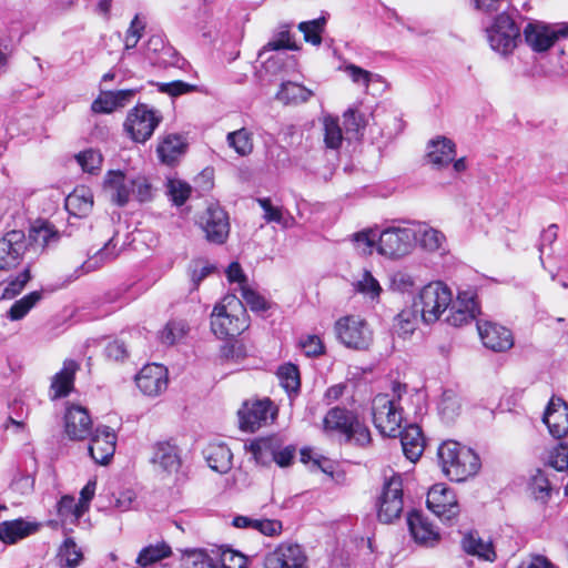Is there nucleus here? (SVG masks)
Instances as JSON below:
<instances>
[{
  "label": "nucleus",
  "instance_id": "f03ea898",
  "mask_svg": "<svg viewBox=\"0 0 568 568\" xmlns=\"http://www.w3.org/2000/svg\"><path fill=\"white\" fill-rule=\"evenodd\" d=\"M324 434L328 437H338L347 444L366 446L371 443V432L362 423L356 413L335 406L331 408L323 418Z\"/></svg>",
  "mask_w": 568,
  "mask_h": 568
},
{
  "label": "nucleus",
  "instance_id": "aec40b11",
  "mask_svg": "<svg viewBox=\"0 0 568 568\" xmlns=\"http://www.w3.org/2000/svg\"><path fill=\"white\" fill-rule=\"evenodd\" d=\"M154 470L162 477L178 471V443L175 438L154 444L151 457Z\"/></svg>",
  "mask_w": 568,
  "mask_h": 568
},
{
  "label": "nucleus",
  "instance_id": "8fccbe9b",
  "mask_svg": "<svg viewBox=\"0 0 568 568\" xmlns=\"http://www.w3.org/2000/svg\"><path fill=\"white\" fill-rule=\"evenodd\" d=\"M326 23V20L324 17L311 20V21H304L298 24L300 31L304 34V40L308 43H312L314 45H320L322 43V32L324 30V26Z\"/></svg>",
  "mask_w": 568,
  "mask_h": 568
},
{
  "label": "nucleus",
  "instance_id": "20e7f679",
  "mask_svg": "<svg viewBox=\"0 0 568 568\" xmlns=\"http://www.w3.org/2000/svg\"><path fill=\"white\" fill-rule=\"evenodd\" d=\"M204 203V211L194 216V222L209 243L222 245L230 235L229 215L219 203L207 200Z\"/></svg>",
  "mask_w": 568,
  "mask_h": 568
},
{
  "label": "nucleus",
  "instance_id": "3c124183",
  "mask_svg": "<svg viewBox=\"0 0 568 568\" xmlns=\"http://www.w3.org/2000/svg\"><path fill=\"white\" fill-rule=\"evenodd\" d=\"M355 291L368 296L372 301L379 297L382 287L378 281L367 270L364 271L362 280L354 284Z\"/></svg>",
  "mask_w": 568,
  "mask_h": 568
},
{
  "label": "nucleus",
  "instance_id": "f704fd0d",
  "mask_svg": "<svg viewBox=\"0 0 568 568\" xmlns=\"http://www.w3.org/2000/svg\"><path fill=\"white\" fill-rule=\"evenodd\" d=\"M276 376L290 399L298 396L301 392V375L297 365L292 363L281 365L277 368Z\"/></svg>",
  "mask_w": 568,
  "mask_h": 568
},
{
  "label": "nucleus",
  "instance_id": "e2e57ef3",
  "mask_svg": "<svg viewBox=\"0 0 568 568\" xmlns=\"http://www.w3.org/2000/svg\"><path fill=\"white\" fill-rule=\"evenodd\" d=\"M382 494L388 500L404 501L403 499V478L399 474H394L384 481Z\"/></svg>",
  "mask_w": 568,
  "mask_h": 568
},
{
  "label": "nucleus",
  "instance_id": "6e6552de",
  "mask_svg": "<svg viewBox=\"0 0 568 568\" xmlns=\"http://www.w3.org/2000/svg\"><path fill=\"white\" fill-rule=\"evenodd\" d=\"M338 341L347 348L366 351L373 343V332L365 320L348 315L335 323Z\"/></svg>",
  "mask_w": 568,
  "mask_h": 568
},
{
  "label": "nucleus",
  "instance_id": "a18cd8bd",
  "mask_svg": "<svg viewBox=\"0 0 568 568\" xmlns=\"http://www.w3.org/2000/svg\"><path fill=\"white\" fill-rule=\"evenodd\" d=\"M57 511L62 521L69 520L75 524L85 514L83 508H80L78 501L73 496L65 495L61 497L57 505Z\"/></svg>",
  "mask_w": 568,
  "mask_h": 568
},
{
  "label": "nucleus",
  "instance_id": "bf43d9fd",
  "mask_svg": "<svg viewBox=\"0 0 568 568\" xmlns=\"http://www.w3.org/2000/svg\"><path fill=\"white\" fill-rule=\"evenodd\" d=\"M247 557L243 554L226 548L221 551L220 556V568H246L247 567ZM216 568H219L216 566Z\"/></svg>",
  "mask_w": 568,
  "mask_h": 568
},
{
  "label": "nucleus",
  "instance_id": "9b49d317",
  "mask_svg": "<svg viewBox=\"0 0 568 568\" xmlns=\"http://www.w3.org/2000/svg\"><path fill=\"white\" fill-rule=\"evenodd\" d=\"M427 508L444 524L454 525L460 513L454 490L443 484L434 485L427 494Z\"/></svg>",
  "mask_w": 568,
  "mask_h": 568
},
{
  "label": "nucleus",
  "instance_id": "49530a36",
  "mask_svg": "<svg viewBox=\"0 0 568 568\" xmlns=\"http://www.w3.org/2000/svg\"><path fill=\"white\" fill-rule=\"evenodd\" d=\"M41 298L42 292L40 291H33L24 295L11 305L8 311V317L11 321L22 320Z\"/></svg>",
  "mask_w": 568,
  "mask_h": 568
},
{
  "label": "nucleus",
  "instance_id": "338daca9",
  "mask_svg": "<svg viewBox=\"0 0 568 568\" xmlns=\"http://www.w3.org/2000/svg\"><path fill=\"white\" fill-rule=\"evenodd\" d=\"M549 466L558 471L568 469V445L559 443L549 455Z\"/></svg>",
  "mask_w": 568,
  "mask_h": 568
},
{
  "label": "nucleus",
  "instance_id": "b1692460",
  "mask_svg": "<svg viewBox=\"0 0 568 568\" xmlns=\"http://www.w3.org/2000/svg\"><path fill=\"white\" fill-rule=\"evenodd\" d=\"M131 179L120 170L109 171L104 178L103 187L118 206H125L131 199Z\"/></svg>",
  "mask_w": 568,
  "mask_h": 568
},
{
  "label": "nucleus",
  "instance_id": "72a5a7b5",
  "mask_svg": "<svg viewBox=\"0 0 568 568\" xmlns=\"http://www.w3.org/2000/svg\"><path fill=\"white\" fill-rule=\"evenodd\" d=\"M277 442V437H262L252 440L246 447L252 453L257 464L268 466L273 463V459H275Z\"/></svg>",
  "mask_w": 568,
  "mask_h": 568
},
{
  "label": "nucleus",
  "instance_id": "7ed1b4c3",
  "mask_svg": "<svg viewBox=\"0 0 568 568\" xmlns=\"http://www.w3.org/2000/svg\"><path fill=\"white\" fill-rule=\"evenodd\" d=\"M437 456L445 475L454 481H464L476 475L480 468L479 456L455 440L440 444Z\"/></svg>",
  "mask_w": 568,
  "mask_h": 568
},
{
  "label": "nucleus",
  "instance_id": "a211bd4d",
  "mask_svg": "<svg viewBox=\"0 0 568 568\" xmlns=\"http://www.w3.org/2000/svg\"><path fill=\"white\" fill-rule=\"evenodd\" d=\"M477 329L484 346L493 352H506L514 346L511 331L503 325L477 321Z\"/></svg>",
  "mask_w": 568,
  "mask_h": 568
},
{
  "label": "nucleus",
  "instance_id": "f8f14e48",
  "mask_svg": "<svg viewBox=\"0 0 568 568\" xmlns=\"http://www.w3.org/2000/svg\"><path fill=\"white\" fill-rule=\"evenodd\" d=\"M526 43L535 52H545L549 50L560 38L568 37V23L558 28L550 27L542 22H529L524 31Z\"/></svg>",
  "mask_w": 568,
  "mask_h": 568
},
{
  "label": "nucleus",
  "instance_id": "1a4fd4ad",
  "mask_svg": "<svg viewBox=\"0 0 568 568\" xmlns=\"http://www.w3.org/2000/svg\"><path fill=\"white\" fill-rule=\"evenodd\" d=\"M416 241L415 227H387L378 234L377 252L392 258L402 257L410 252Z\"/></svg>",
  "mask_w": 568,
  "mask_h": 568
},
{
  "label": "nucleus",
  "instance_id": "dca6fc26",
  "mask_svg": "<svg viewBox=\"0 0 568 568\" xmlns=\"http://www.w3.org/2000/svg\"><path fill=\"white\" fill-rule=\"evenodd\" d=\"M247 327L246 320L227 311L225 304H216L211 314V328L219 338L234 337Z\"/></svg>",
  "mask_w": 568,
  "mask_h": 568
},
{
  "label": "nucleus",
  "instance_id": "423d86ee",
  "mask_svg": "<svg viewBox=\"0 0 568 568\" xmlns=\"http://www.w3.org/2000/svg\"><path fill=\"white\" fill-rule=\"evenodd\" d=\"M373 422L386 437L396 438L402 430L403 408L388 394H377L372 403Z\"/></svg>",
  "mask_w": 568,
  "mask_h": 568
},
{
  "label": "nucleus",
  "instance_id": "6e6d98bb",
  "mask_svg": "<svg viewBox=\"0 0 568 568\" xmlns=\"http://www.w3.org/2000/svg\"><path fill=\"white\" fill-rule=\"evenodd\" d=\"M131 196L141 203L152 200L153 189L145 176L138 175L131 179Z\"/></svg>",
  "mask_w": 568,
  "mask_h": 568
},
{
  "label": "nucleus",
  "instance_id": "5fc2aeb1",
  "mask_svg": "<svg viewBox=\"0 0 568 568\" xmlns=\"http://www.w3.org/2000/svg\"><path fill=\"white\" fill-rule=\"evenodd\" d=\"M75 159L82 170L91 174L100 170L103 161L102 154L94 149L80 152Z\"/></svg>",
  "mask_w": 568,
  "mask_h": 568
},
{
  "label": "nucleus",
  "instance_id": "0eeeda50",
  "mask_svg": "<svg viewBox=\"0 0 568 568\" xmlns=\"http://www.w3.org/2000/svg\"><path fill=\"white\" fill-rule=\"evenodd\" d=\"M162 121V115L145 103H138L128 112L123 123L126 134L136 143H145Z\"/></svg>",
  "mask_w": 568,
  "mask_h": 568
},
{
  "label": "nucleus",
  "instance_id": "a878e982",
  "mask_svg": "<svg viewBox=\"0 0 568 568\" xmlns=\"http://www.w3.org/2000/svg\"><path fill=\"white\" fill-rule=\"evenodd\" d=\"M397 436L400 437V445L405 457L413 463L417 462L425 448V438L420 427L409 425L402 429Z\"/></svg>",
  "mask_w": 568,
  "mask_h": 568
},
{
  "label": "nucleus",
  "instance_id": "2f4dec72",
  "mask_svg": "<svg viewBox=\"0 0 568 568\" xmlns=\"http://www.w3.org/2000/svg\"><path fill=\"white\" fill-rule=\"evenodd\" d=\"M65 210L74 216H87L93 207V194L90 189L79 186L64 201Z\"/></svg>",
  "mask_w": 568,
  "mask_h": 568
},
{
  "label": "nucleus",
  "instance_id": "9d476101",
  "mask_svg": "<svg viewBox=\"0 0 568 568\" xmlns=\"http://www.w3.org/2000/svg\"><path fill=\"white\" fill-rule=\"evenodd\" d=\"M487 33L491 49L501 54L510 53L520 40V28L506 11L497 16Z\"/></svg>",
  "mask_w": 568,
  "mask_h": 568
},
{
  "label": "nucleus",
  "instance_id": "cd10ccee",
  "mask_svg": "<svg viewBox=\"0 0 568 568\" xmlns=\"http://www.w3.org/2000/svg\"><path fill=\"white\" fill-rule=\"evenodd\" d=\"M232 525L240 529H250L261 532L264 536H277L282 532V521L276 519H258L248 516L236 515L232 519Z\"/></svg>",
  "mask_w": 568,
  "mask_h": 568
},
{
  "label": "nucleus",
  "instance_id": "393cba45",
  "mask_svg": "<svg viewBox=\"0 0 568 568\" xmlns=\"http://www.w3.org/2000/svg\"><path fill=\"white\" fill-rule=\"evenodd\" d=\"M456 156V144L446 136H437L427 144L426 159L436 169L447 166Z\"/></svg>",
  "mask_w": 568,
  "mask_h": 568
},
{
  "label": "nucleus",
  "instance_id": "0e129e2a",
  "mask_svg": "<svg viewBox=\"0 0 568 568\" xmlns=\"http://www.w3.org/2000/svg\"><path fill=\"white\" fill-rule=\"evenodd\" d=\"M241 296L245 304L253 312H263L268 308L266 300L260 295L257 292L248 287L247 285L241 286Z\"/></svg>",
  "mask_w": 568,
  "mask_h": 568
},
{
  "label": "nucleus",
  "instance_id": "c9c22d12",
  "mask_svg": "<svg viewBox=\"0 0 568 568\" xmlns=\"http://www.w3.org/2000/svg\"><path fill=\"white\" fill-rule=\"evenodd\" d=\"M155 151L161 164L174 168L178 163V133L160 135Z\"/></svg>",
  "mask_w": 568,
  "mask_h": 568
},
{
  "label": "nucleus",
  "instance_id": "603ef678",
  "mask_svg": "<svg viewBox=\"0 0 568 568\" xmlns=\"http://www.w3.org/2000/svg\"><path fill=\"white\" fill-rule=\"evenodd\" d=\"M59 557L69 568H75L83 559L81 550L72 538H67L59 549Z\"/></svg>",
  "mask_w": 568,
  "mask_h": 568
},
{
  "label": "nucleus",
  "instance_id": "e433bc0d",
  "mask_svg": "<svg viewBox=\"0 0 568 568\" xmlns=\"http://www.w3.org/2000/svg\"><path fill=\"white\" fill-rule=\"evenodd\" d=\"M118 242L115 241V235H113L102 248L95 252V254L85 261L81 265V270L83 273L92 272L103 264L113 261L120 253V250L116 248Z\"/></svg>",
  "mask_w": 568,
  "mask_h": 568
},
{
  "label": "nucleus",
  "instance_id": "39448f33",
  "mask_svg": "<svg viewBox=\"0 0 568 568\" xmlns=\"http://www.w3.org/2000/svg\"><path fill=\"white\" fill-rule=\"evenodd\" d=\"M452 303L453 294L450 288L438 281L429 283L420 290L418 302H415V306L420 305L423 321L432 324L439 320L440 315Z\"/></svg>",
  "mask_w": 568,
  "mask_h": 568
},
{
  "label": "nucleus",
  "instance_id": "ddd939ff",
  "mask_svg": "<svg viewBox=\"0 0 568 568\" xmlns=\"http://www.w3.org/2000/svg\"><path fill=\"white\" fill-rule=\"evenodd\" d=\"M275 410L268 398L256 400L254 403H244L239 410L240 428L245 432L254 433L267 420L274 419Z\"/></svg>",
  "mask_w": 568,
  "mask_h": 568
},
{
  "label": "nucleus",
  "instance_id": "09e8293b",
  "mask_svg": "<svg viewBox=\"0 0 568 568\" xmlns=\"http://www.w3.org/2000/svg\"><path fill=\"white\" fill-rule=\"evenodd\" d=\"M460 408L462 405L458 395L452 389L444 390L438 405L442 418L446 422L454 420V418L459 414Z\"/></svg>",
  "mask_w": 568,
  "mask_h": 568
},
{
  "label": "nucleus",
  "instance_id": "4be33fe9",
  "mask_svg": "<svg viewBox=\"0 0 568 568\" xmlns=\"http://www.w3.org/2000/svg\"><path fill=\"white\" fill-rule=\"evenodd\" d=\"M544 423L554 438L568 434V405L561 399H551L544 413Z\"/></svg>",
  "mask_w": 568,
  "mask_h": 568
},
{
  "label": "nucleus",
  "instance_id": "de8ad7c7",
  "mask_svg": "<svg viewBox=\"0 0 568 568\" xmlns=\"http://www.w3.org/2000/svg\"><path fill=\"white\" fill-rule=\"evenodd\" d=\"M257 203L262 207L264 214L263 217L267 223L275 222L284 227H288L293 224L294 219L290 214L284 215L281 207L274 206L270 197L257 199Z\"/></svg>",
  "mask_w": 568,
  "mask_h": 568
},
{
  "label": "nucleus",
  "instance_id": "ea45409f",
  "mask_svg": "<svg viewBox=\"0 0 568 568\" xmlns=\"http://www.w3.org/2000/svg\"><path fill=\"white\" fill-rule=\"evenodd\" d=\"M416 232L417 240L426 251H445L446 236L440 231L419 224Z\"/></svg>",
  "mask_w": 568,
  "mask_h": 568
},
{
  "label": "nucleus",
  "instance_id": "c03bdc74",
  "mask_svg": "<svg viewBox=\"0 0 568 568\" xmlns=\"http://www.w3.org/2000/svg\"><path fill=\"white\" fill-rule=\"evenodd\" d=\"M404 501L388 500L383 494L377 501V518L383 524H390L403 513Z\"/></svg>",
  "mask_w": 568,
  "mask_h": 568
},
{
  "label": "nucleus",
  "instance_id": "473e14b6",
  "mask_svg": "<svg viewBox=\"0 0 568 568\" xmlns=\"http://www.w3.org/2000/svg\"><path fill=\"white\" fill-rule=\"evenodd\" d=\"M460 545L462 549L468 555L476 556L487 561H494L496 559L493 544L490 541H484L477 531L465 534Z\"/></svg>",
  "mask_w": 568,
  "mask_h": 568
},
{
  "label": "nucleus",
  "instance_id": "864d4df0",
  "mask_svg": "<svg viewBox=\"0 0 568 568\" xmlns=\"http://www.w3.org/2000/svg\"><path fill=\"white\" fill-rule=\"evenodd\" d=\"M343 141L342 129L338 124L337 119L325 118L324 119V142L329 149H338Z\"/></svg>",
  "mask_w": 568,
  "mask_h": 568
},
{
  "label": "nucleus",
  "instance_id": "69168bd1",
  "mask_svg": "<svg viewBox=\"0 0 568 568\" xmlns=\"http://www.w3.org/2000/svg\"><path fill=\"white\" fill-rule=\"evenodd\" d=\"M282 49L297 50L298 47L291 41V34L287 30L281 31L275 39L268 41L263 49L260 51V57L267 51H277Z\"/></svg>",
  "mask_w": 568,
  "mask_h": 568
},
{
  "label": "nucleus",
  "instance_id": "37998d69",
  "mask_svg": "<svg viewBox=\"0 0 568 568\" xmlns=\"http://www.w3.org/2000/svg\"><path fill=\"white\" fill-rule=\"evenodd\" d=\"M172 555L171 547L162 542L144 547L138 555L136 564L142 568H148L153 564L168 558Z\"/></svg>",
  "mask_w": 568,
  "mask_h": 568
},
{
  "label": "nucleus",
  "instance_id": "680f3d73",
  "mask_svg": "<svg viewBox=\"0 0 568 568\" xmlns=\"http://www.w3.org/2000/svg\"><path fill=\"white\" fill-rule=\"evenodd\" d=\"M353 241L363 254H371L378 245V234L373 230L362 231L353 235Z\"/></svg>",
  "mask_w": 568,
  "mask_h": 568
},
{
  "label": "nucleus",
  "instance_id": "4d7b16f0",
  "mask_svg": "<svg viewBox=\"0 0 568 568\" xmlns=\"http://www.w3.org/2000/svg\"><path fill=\"white\" fill-rule=\"evenodd\" d=\"M530 489L536 499L547 501L550 497L551 485L548 476L540 469L531 478Z\"/></svg>",
  "mask_w": 568,
  "mask_h": 568
},
{
  "label": "nucleus",
  "instance_id": "bb28decb",
  "mask_svg": "<svg viewBox=\"0 0 568 568\" xmlns=\"http://www.w3.org/2000/svg\"><path fill=\"white\" fill-rule=\"evenodd\" d=\"M203 455L209 467L219 474H226L232 468L233 454L224 443H210Z\"/></svg>",
  "mask_w": 568,
  "mask_h": 568
},
{
  "label": "nucleus",
  "instance_id": "052dcab7",
  "mask_svg": "<svg viewBox=\"0 0 568 568\" xmlns=\"http://www.w3.org/2000/svg\"><path fill=\"white\" fill-rule=\"evenodd\" d=\"M298 346L307 357H317L324 354L325 351V346L317 335L301 336Z\"/></svg>",
  "mask_w": 568,
  "mask_h": 568
},
{
  "label": "nucleus",
  "instance_id": "f3484780",
  "mask_svg": "<svg viewBox=\"0 0 568 568\" xmlns=\"http://www.w3.org/2000/svg\"><path fill=\"white\" fill-rule=\"evenodd\" d=\"M478 314H480V308L476 291L468 288L458 292L457 298L452 305L447 322L454 326H462L476 320Z\"/></svg>",
  "mask_w": 568,
  "mask_h": 568
},
{
  "label": "nucleus",
  "instance_id": "6ab92c4d",
  "mask_svg": "<svg viewBox=\"0 0 568 568\" xmlns=\"http://www.w3.org/2000/svg\"><path fill=\"white\" fill-rule=\"evenodd\" d=\"M138 388L146 396H158L168 388V369L160 364H148L135 376Z\"/></svg>",
  "mask_w": 568,
  "mask_h": 568
},
{
  "label": "nucleus",
  "instance_id": "4468645a",
  "mask_svg": "<svg viewBox=\"0 0 568 568\" xmlns=\"http://www.w3.org/2000/svg\"><path fill=\"white\" fill-rule=\"evenodd\" d=\"M89 454L100 465H106L115 452L116 435L114 430L105 425H99L89 436Z\"/></svg>",
  "mask_w": 568,
  "mask_h": 568
},
{
  "label": "nucleus",
  "instance_id": "774afa93",
  "mask_svg": "<svg viewBox=\"0 0 568 568\" xmlns=\"http://www.w3.org/2000/svg\"><path fill=\"white\" fill-rule=\"evenodd\" d=\"M95 113H111L116 109L113 91L102 92L92 103Z\"/></svg>",
  "mask_w": 568,
  "mask_h": 568
},
{
  "label": "nucleus",
  "instance_id": "f257e3e1",
  "mask_svg": "<svg viewBox=\"0 0 568 568\" xmlns=\"http://www.w3.org/2000/svg\"><path fill=\"white\" fill-rule=\"evenodd\" d=\"M60 234L52 224L43 223L30 230L29 236L21 230H12L0 239V270L8 271L20 264L23 256L38 247L57 242Z\"/></svg>",
  "mask_w": 568,
  "mask_h": 568
},
{
  "label": "nucleus",
  "instance_id": "c85d7f7f",
  "mask_svg": "<svg viewBox=\"0 0 568 568\" xmlns=\"http://www.w3.org/2000/svg\"><path fill=\"white\" fill-rule=\"evenodd\" d=\"M213 185V170L210 168L204 169L195 176L194 186L180 181V215L182 214L181 207L192 197L193 193H195L197 197H202L204 193L212 190Z\"/></svg>",
  "mask_w": 568,
  "mask_h": 568
},
{
  "label": "nucleus",
  "instance_id": "13d9d810",
  "mask_svg": "<svg viewBox=\"0 0 568 568\" xmlns=\"http://www.w3.org/2000/svg\"><path fill=\"white\" fill-rule=\"evenodd\" d=\"M31 280L30 268H24L14 280L4 287L0 300H11L22 292L26 284Z\"/></svg>",
  "mask_w": 568,
  "mask_h": 568
},
{
  "label": "nucleus",
  "instance_id": "2eb2a0df",
  "mask_svg": "<svg viewBox=\"0 0 568 568\" xmlns=\"http://www.w3.org/2000/svg\"><path fill=\"white\" fill-rule=\"evenodd\" d=\"M265 568H307V557L297 544L282 542L265 558Z\"/></svg>",
  "mask_w": 568,
  "mask_h": 568
},
{
  "label": "nucleus",
  "instance_id": "5701e85b",
  "mask_svg": "<svg viewBox=\"0 0 568 568\" xmlns=\"http://www.w3.org/2000/svg\"><path fill=\"white\" fill-rule=\"evenodd\" d=\"M407 525L412 537L419 545L433 546L439 539V532L419 510L408 513Z\"/></svg>",
  "mask_w": 568,
  "mask_h": 568
},
{
  "label": "nucleus",
  "instance_id": "79ce46f5",
  "mask_svg": "<svg viewBox=\"0 0 568 568\" xmlns=\"http://www.w3.org/2000/svg\"><path fill=\"white\" fill-rule=\"evenodd\" d=\"M226 142L240 156H247L253 152V134L245 128L229 132Z\"/></svg>",
  "mask_w": 568,
  "mask_h": 568
},
{
  "label": "nucleus",
  "instance_id": "4c0bfd02",
  "mask_svg": "<svg viewBox=\"0 0 568 568\" xmlns=\"http://www.w3.org/2000/svg\"><path fill=\"white\" fill-rule=\"evenodd\" d=\"M313 92L304 85L287 81L281 84L277 92V99L285 103H303L311 99Z\"/></svg>",
  "mask_w": 568,
  "mask_h": 568
},
{
  "label": "nucleus",
  "instance_id": "a19ab883",
  "mask_svg": "<svg viewBox=\"0 0 568 568\" xmlns=\"http://www.w3.org/2000/svg\"><path fill=\"white\" fill-rule=\"evenodd\" d=\"M180 568H216V564L203 549L180 551Z\"/></svg>",
  "mask_w": 568,
  "mask_h": 568
},
{
  "label": "nucleus",
  "instance_id": "412c9836",
  "mask_svg": "<svg viewBox=\"0 0 568 568\" xmlns=\"http://www.w3.org/2000/svg\"><path fill=\"white\" fill-rule=\"evenodd\" d=\"M64 429L71 440L89 438L93 430L89 412L80 405H71L64 415Z\"/></svg>",
  "mask_w": 568,
  "mask_h": 568
},
{
  "label": "nucleus",
  "instance_id": "7c9ffc66",
  "mask_svg": "<svg viewBox=\"0 0 568 568\" xmlns=\"http://www.w3.org/2000/svg\"><path fill=\"white\" fill-rule=\"evenodd\" d=\"M38 530V524L29 523L22 518L0 523V540L4 544H14Z\"/></svg>",
  "mask_w": 568,
  "mask_h": 568
},
{
  "label": "nucleus",
  "instance_id": "58836bf2",
  "mask_svg": "<svg viewBox=\"0 0 568 568\" xmlns=\"http://www.w3.org/2000/svg\"><path fill=\"white\" fill-rule=\"evenodd\" d=\"M216 266L204 257H196L191 260L186 267V274L192 284L191 292L197 290L201 282L212 273L216 272Z\"/></svg>",
  "mask_w": 568,
  "mask_h": 568
},
{
  "label": "nucleus",
  "instance_id": "c756f323",
  "mask_svg": "<svg viewBox=\"0 0 568 568\" xmlns=\"http://www.w3.org/2000/svg\"><path fill=\"white\" fill-rule=\"evenodd\" d=\"M78 369L79 365L75 361H64L63 367L53 376L51 382V389L54 393L53 398L65 397L71 393Z\"/></svg>",
  "mask_w": 568,
  "mask_h": 568
}]
</instances>
